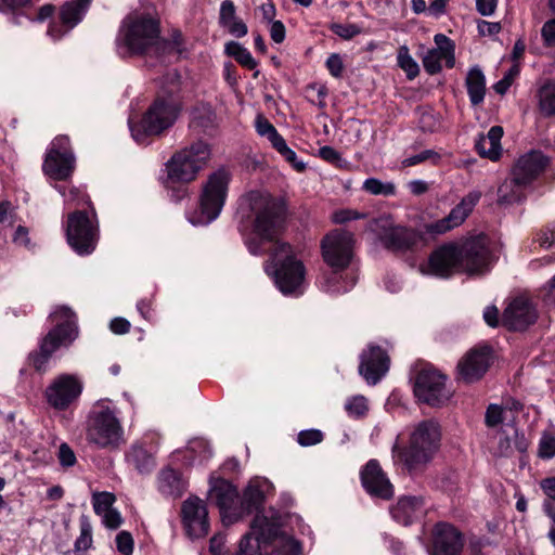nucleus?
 Masks as SVG:
<instances>
[{"label": "nucleus", "instance_id": "f257e3e1", "mask_svg": "<svg viewBox=\"0 0 555 555\" xmlns=\"http://www.w3.org/2000/svg\"><path fill=\"white\" fill-rule=\"evenodd\" d=\"M165 80L169 83L168 90L163 87V93L156 96L138 122L129 121L137 142L142 143L146 137L163 134L178 119L180 102L176 92L179 90L180 76L177 72L168 73Z\"/></svg>", "mask_w": 555, "mask_h": 555}, {"label": "nucleus", "instance_id": "f03ea898", "mask_svg": "<svg viewBox=\"0 0 555 555\" xmlns=\"http://www.w3.org/2000/svg\"><path fill=\"white\" fill-rule=\"evenodd\" d=\"M117 42L130 55L163 57L171 48L168 40L160 36L159 20L144 13L125 18Z\"/></svg>", "mask_w": 555, "mask_h": 555}, {"label": "nucleus", "instance_id": "7ed1b4c3", "mask_svg": "<svg viewBox=\"0 0 555 555\" xmlns=\"http://www.w3.org/2000/svg\"><path fill=\"white\" fill-rule=\"evenodd\" d=\"M440 427L433 420L422 421L413 430L408 448L395 444V463H402L409 472L416 470L429 463L440 446Z\"/></svg>", "mask_w": 555, "mask_h": 555}, {"label": "nucleus", "instance_id": "20e7f679", "mask_svg": "<svg viewBox=\"0 0 555 555\" xmlns=\"http://www.w3.org/2000/svg\"><path fill=\"white\" fill-rule=\"evenodd\" d=\"M99 400L89 412L86 421V440L89 444L103 450H116L124 442V429L117 413Z\"/></svg>", "mask_w": 555, "mask_h": 555}, {"label": "nucleus", "instance_id": "39448f33", "mask_svg": "<svg viewBox=\"0 0 555 555\" xmlns=\"http://www.w3.org/2000/svg\"><path fill=\"white\" fill-rule=\"evenodd\" d=\"M51 317L57 322L41 340L39 351L30 353L29 360L36 371H44L51 356L62 346H69L78 336L75 312L62 306L55 309Z\"/></svg>", "mask_w": 555, "mask_h": 555}, {"label": "nucleus", "instance_id": "423d86ee", "mask_svg": "<svg viewBox=\"0 0 555 555\" xmlns=\"http://www.w3.org/2000/svg\"><path fill=\"white\" fill-rule=\"evenodd\" d=\"M282 516L271 508L255 515L234 555H268V546L283 535Z\"/></svg>", "mask_w": 555, "mask_h": 555}, {"label": "nucleus", "instance_id": "0eeeda50", "mask_svg": "<svg viewBox=\"0 0 555 555\" xmlns=\"http://www.w3.org/2000/svg\"><path fill=\"white\" fill-rule=\"evenodd\" d=\"M231 172L225 167H220L208 175L202 185L199 195V211L190 221L197 224H208L220 215L229 190Z\"/></svg>", "mask_w": 555, "mask_h": 555}, {"label": "nucleus", "instance_id": "6e6552de", "mask_svg": "<svg viewBox=\"0 0 555 555\" xmlns=\"http://www.w3.org/2000/svg\"><path fill=\"white\" fill-rule=\"evenodd\" d=\"M271 262L266 266V271L274 275L279 289L284 294L296 292L304 282V264L291 255V245L276 242L271 250Z\"/></svg>", "mask_w": 555, "mask_h": 555}, {"label": "nucleus", "instance_id": "1a4fd4ad", "mask_svg": "<svg viewBox=\"0 0 555 555\" xmlns=\"http://www.w3.org/2000/svg\"><path fill=\"white\" fill-rule=\"evenodd\" d=\"M251 209L255 212V232L274 245L285 222V205L271 196L256 195L251 199Z\"/></svg>", "mask_w": 555, "mask_h": 555}, {"label": "nucleus", "instance_id": "9d476101", "mask_svg": "<svg viewBox=\"0 0 555 555\" xmlns=\"http://www.w3.org/2000/svg\"><path fill=\"white\" fill-rule=\"evenodd\" d=\"M447 377L434 369L421 370L415 378L414 395L430 406H442L452 393L446 386Z\"/></svg>", "mask_w": 555, "mask_h": 555}, {"label": "nucleus", "instance_id": "9b49d317", "mask_svg": "<svg viewBox=\"0 0 555 555\" xmlns=\"http://www.w3.org/2000/svg\"><path fill=\"white\" fill-rule=\"evenodd\" d=\"M75 169V156L69 149V139L56 137L49 149L43 165V172L56 181L66 180Z\"/></svg>", "mask_w": 555, "mask_h": 555}, {"label": "nucleus", "instance_id": "f8f14e48", "mask_svg": "<svg viewBox=\"0 0 555 555\" xmlns=\"http://www.w3.org/2000/svg\"><path fill=\"white\" fill-rule=\"evenodd\" d=\"M353 234L344 230H333L322 240L324 261L333 269L344 270L352 258Z\"/></svg>", "mask_w": 555, "mask_h": 555}, {"label": "nucleus", "instance_id": "ddd939ff", "mask_svg": "<svg viewBox=\"0 0 555 555\" xmlns=\"http://www.w3.org/2000/svg\"><path fill=\"white\" fill-rule=\"evenodd\" d=\"M66 235L68 244L79 255L91 254L95 248L98 231L85 211L68 216Z\"/></svg>", "mask_w": 555, "mask_h": 555}, {"label": "nucleus", "instance_id": "4468645a", "mask_svg": "<svg viewBox=\"0 0 555 555\" xmlns=\"http://www.w3.org/2000/svg\"><path fill=\"white\" fill-rule=\"evenodd\" d=\"M461 270L467 274L483 273L490 263V250L485 235H478L457 245Z\"/></svg>", "mask_w": 555, "mask_h": 555}, {"label": "nucleus", "instance_id": "2eb2a0df", "mask_svg": "<svg viewBox=\"0 0 555 555\" xmlns=\"http://www.w3.org/2000/svg\"><path fill=\"white\" fill-rule=\"evenodd\" d=\"M480 198V191H470L454 208L451 209L448 216L428 224L426 227L427 232L431 234H443L461 225L474 210Z\"/></svg>", "mask_w": 555, "mask_h": 555}, {"label": "nucleus", "instance_id": "dca6fc26", "mask_svg": "<svg viewBox=\"0 0 555 555\" xmlns=\"http://www.w3.org/2000/svg\"><path fill=\"white\" fill-rule=\"evenodd\" d=\"M490 362V347L470 349L457 363V378L466 384L475 383L486 374Z\"/></svg>", "mask_w": 555, "mask_h": 555}, {"label": "nucleus", "instance_id": "f3484780", "mask_svg": "<svg viewBox=\"0 0 555 555\" xmlns=\"http://www.w3.org/2000/svg\"><path fill=\"white\" fill-rule=\"evenodd\" d=\"M210 499L219 507L224 525L240 520L238 492L232 483L227 480L216 482L210 490Z\"/></svg>", "mask_w": 555, "mask_h": 555}, {"label": "nucleus", "instance_id": "a211bd4d", "mask_svg": "<svg viewBox=\"0 0 555 555\" xmlns=\"http://www.w3.org/2000/svg\"><path fill=\"white\" fill-rule=\"evenodd\" d=\"M538 319L535 307L524 296L514 298L505 308L502 324L512 331H525Z\"/></svg>", "mask_w": 555, "mask_h": 555}, {"label": "nucleus", "instance_id": "6ab92c4d", "mask_svg": "<svg viewBox=\"0 0 555 555\" xmlns=\"http://www.w3.org/2000/svg\"><path fill=\"white\" fill-rule=\"evenodd\" d=\"M390 359L379 346L370 345L360 356L359 373L370 385H376L388 372Z\"/></svg>", "mask_w": 555, "mask_h": 555}, {"label": "nucleus", "instance_id": "aec40b11", "mask_svg": "<svg viewBox=\"0 0 555 555\" xmlns=\"http://www.w3.org/2000/svg\"><path fill=\"white\" fill-rule=\"evenodd\" d=\"M207 508L203 500L189 498L182 504V517L186 533L192 539H199L208 534L209 521Z\"/></svg>", "mask_w": 555, "mask_h": 555}, {"label": "nucleus", "instance_id": "412c9836", "mask_svg": "<svg viewBox=\"0 0 555 555\" xmlns=\"http://www.w3.org/2000/svg\"><path fill=\"white\" fill-rule=\"evenodd\" d=\"M81 384L70 375H61L47 388L46 397L50 405L65 410L81 393Z\"/></svg>", "mask_w": 555, "mask_h": 555}, {"label": "nucleus", "instance_id": "4be33fe9", "mask_svg": "<svg viewBox=\"0 0 555 555\" xmlns=\"http://www.w3.org/2000/svg\"><path fill=\"white\" fill-rule=\"evenodd\" d=\"M361 482L366 492L382 500H389L393 495V486L383 472L376 460H370L362 468Z\"/></svg>", "mask_w": 555, "mask_h": 555}, {"label": "nucleus", "instance_id": "5701e85b", "mask_svg": "<svg viewBox=\"0 0 555 555\" xmlns=\"http://www.w3.org/2000/svg\"><path fill=\"white\" fill-rule=\"evenodd\" d=\"M457 245L444 244L435 249L428 259V272L439 278H449L462 271Z\"/></svg>", "mask_w": 555, "mask_h": 555}, {"label": "nucleus", "instance_id": "b1692460", "mask_svg": "<svg viewBox=\"0 0 555 555\" xmlns=\"http://www.w3.org/2000/svg\"><path fill=\"white\" fill-rule=\"evenodd\" d=\"M547 166V158L539 151H530L515 163L511 176L528 186Z\"/></svg>", "mask_w": 555, "mask_h": 555}, {"label": "nucleus", "instance_id": "393cba45", "mask_svg": "<svg viewBox=\"0 0 555 555\" xmlns=\"http://www.w3.org/2000/svg\"><path fill=\"white\" fill-rule=\"evenodd\" d=\"M461 532L450 524H437L434 530L433 555H461L463 550Z\"/></svg>", "mask_w": 555, "mask_h": 555}, {"label": "nucleus", "instance_id": "a878e982", "mask_svg": "<svg viewBox=\"0 0 555 555\" xmlns=\"http://www.w3.org/2000/svg\"><path fill=\"white\" fill-rule=\"evenodd\" d=\"M268 487L264 480L254 479L249 481L247 487L245 488L242 498L238 501V511H240V519L244 516L249 515L254 511H256V515L258 513H262L268 509L259 508L262 506L264 502V488Z\"/></svg>", "mask_w": 555, "mask_h": 555}, {"label": "nucleus", "instance_id": "bb28decb", "mask_svg": "<svg viewBox=\"0 0 555 555\" xmlns=\"http://www.w3.org/2000/svg\"><path fill=\"white\" fill-rule=\"evenodd\" d=\"M390 513L396 521L408 526L424 514V500L422 496H402Z\"/></svg>", "mask_w": 555, "mask_h": 555}, {"label": "nucleus", "instance_id": "cd10ccee", "mask_svg": "<svg viewBox=\"0 0 555 555\" xmlns=\"http://www.w3.org/2000/svg\"><path fill=\"white\" fill-rule=\"evenodd\" d=\"M184 154L176 152L166 163V185L170 183H190L196 179L197 175L191 165L185 162Z\"/></svg>", "mask_w": 555, "mask_h": 555}, {"label": "nucleus", "instance_id": "c85d7f7f", "mask_svg": "<svg viewBox=\"0 0 555 555\" xmlns=\"http://www.w3.org/2000/svg\"><path fill=\"white\" fill-rule=\"evenodd\" d=\"M421 240L417 232L400 225H395L385 236L384 247L393 251H405L413 248Z\"/></svg>", "mask_w": 555, "mask_h": 555}, {"label": "nucleus", "instance_id": "c756f323", "mask_svg": "<svg viewBox=\"0 0 555 555\" xmlns=\"http://www.w3.org/2000/svg\"><path fill=\"white\" fill-rule=\"evenodd\" d=\"M503 129L500 126L490 128L487 134H479L475 141V149L477 153L490 160H498L501 155V139Z\"/></svg>", "mask_w": 555, "mask_h": 555}, {"label": "nucleus", "instance_id": "7c9ffc66", "mask_svg": "<svg viewBox=\"0 0 555 555\" xmlns=\"http://www.w3.org/2000/svg\"><path fill=\"white\" fill-rule=\"evenodd\" d=\"M526 188L527 186L511 176V178L505 179L499 186L496 204L505 208L521 203L525 199Z\"/></svg>", "mask_w": 555, "mask_h": 555}, {"label": "nucleus", "instance_id": "2f4dec72", "mask_svg": "<svg viewBox=\"0 0 555 555\" xmlns=\"http://www.w3.org/2000/svg\"><path fill=\"white\" fill-rule=\"evenodd\" d=\"M178 152L179 154H184L185 162L193 167L196 175L207 166L211 156L209 144L202 140H198Z\"/></svg>", "mask_w": 555, "mask_h": 555}, {"label": "nucleus", "instance_id": "473e14b6", "mask_svg": "<svg viewBox=\"0 0 555 555\" xmlns=\"http://www.w3.org/2000/svg\"><path fill=\"white\" fill-rule=\"evenodd\" d=\"M92 0H70L60 9V21L67 30L78 25L86 14Z\"/></svg>", "mask_w": 555, "mask_h": 555}, {"label": "nucleus", "instance_id": "72a5a7b5", "mask_svg": "<svg viewBox=\"0 0 555 555\" xmlns=\"http://www.w3.org/2000/svg\"><path fill=\"white\" fill-rule=\"evenodd\" d=\"M158 490L165 496L176 499L182 495L184 482L177 470L168 467L158 474Z\"/></svg>", "mask_w": 555, "mask_h": 555}, {"label": "nucleus", "instance_id": "f704fd0d", "mask_svg": "<svg viewBox=\"0 0 555 555\" xmlns=\"http://www.w3.org/2000/svg\"><path fill=\"white\" fill-rule=\"evenodd\" d=\"M467 93L473 105L483 102L486 94V78L481 69L473 67L466 77Z\"/></svg>", "mask_w": 555, "mask_h": 555}, {"label": "nucleus", "instance_id": "c9c22d12", "mask_svg": "<svg viewBox=\"0 0 555 555\" xmlns=\"http://www.w3.org/2000/svg\"><path fill=\"white\" fill-rule=\"evenodd\" d=\"M537 99L543 116L555 115V79H548L538 89Z\"/></svg>", "mask_w": 555, "mask_h": 555}, {"label": "nucleus", "instance_id": "e433bc0d", "mask_svg": "<svg viewBox=\"0 0 555 555\" xmlns=\"http://www.w3.org/2000/svg\"><path fill=\"white\" fill-rule=\"evenodd\" d=\"M224 52L233 57L238 64L248 68L255 69L257 67V62L250 54V52L243 47L240 42L230 41L225 43Z\"/></svg>", "mask_w": 555, "mask_h": 555}, {"label": "nucleus", "instance_id": "4c0bfd02", "mask_svg": "<svg viewBox=\"0 0 555 555\" xmlns=\"http://www.w3.org/2000/svg\"><path fill=\"white\" fill-rule=\"evenodd\" d=\"M130 461L141 474H149L155 467V460L152 453L141 446H134L130 452Z\"/></svg>", "mask_w": 555, "mask_h": 555}, {"label": "nucleus", "instance_id": "58836bf2", "mask_svg": "<svg viewBox=\"0 0 555 555\" xmlns=\"http://www.w3.org/2000/svg\"><path fill=\"white\" fill-rule=\"evenodd\" d=\"M363 190L373 195L390 196L396 193L392 182H383L376 178H369L363 182Z\"/></svg>", "mask_w": 555, "mask_h": 555}, {"label": "nucleus", "instance_id": "ea45409f", "mask_svg": "<svg viewBox=\"0 0 555 555\" xmlns=\"http://www.w3.org/2000/svg\"><path fill=\"white\" fill-rule=\"evenodd\" d=\"M92 544V527L86 516L80 519V535L75 541V551L78 554L87 551Z\"/></svg>", "mask_w": 555, "mask_h": 555}, {"label": "nucleus", "instance_id": "a19ab883", "mask_svg": "<svg viewBox=\"0 0 555 555\" xmlns=\"http://www.w3.org/2000/svg\"><path fill=\"white\" fill-rule=\"evenodd\" d=\"M256 130L261 137H267L272 146H275L283 139L274 126L263 116L257 117Z\"/></svg>", "mask_w": 555, "mask_h": 555}, {"label": "nucleus", "instance_id": "79ce46f5", "mask_svg": "<svg viewBox=\"0 0 555 555\" xmlns=\"http://www.w3.org/2000/svg\"><path fill=\"white\" fill-rule=\"evenodd\" d=\"M398 63L400 67L405 72L409 79H414L418 75L420 67L410 55L409 49L406 47L400 48L398 54Z\"/></svg>", "mask_w": 555, "mask_h": 555}, {"label": "nucleus", "instance_id": "37998d69", "mask_svg": "<svg viewBox=\"0 0 555 555\" xmlns=\"http://www.w3.org/2000/svg\"><path fill=\"white\" fill-rule=\"evenodd\" d=\"M392 220L389 216H380L369 222V230L375 233L382 244L385 241V236L393 229Z\"/></svg>", "mask_w": 555, "mask_h": 555}, {"label": "nucleus", "instance_id": "c03bdc74", "mask_svg": "<svg viewBox=\"0 0 555 555\" xmlns=\"http://www.w3.org/2000/svg\"><path fill=\"white\" fill-rule=\"evenodd\" d=\"M116 498L111 492H95L92 495V504L96 515H102L105 512L112 509Z\"/></svg>", "mask_w": 555, "mask_h": 555}, {"label": "nucleus", "instance_id": "a18cd8bd", "mask_svg": "<svg viewBox=\"0 0 555 555\" xmlns=\"http://www.w3.org/2000/svg\"><path fill=\"white\" fill-rule=\"evenodd\" d=\"M280 154L288 162L295 170L301 172L306 169V164L297 159L296 153L289 149L286 141L282 139L275 146H273Z\"/></svg>", "mask_w": 555, "mask_h": 555}, {"label": "nucleus", "instance_id": "49530a36", "mask_svg": "<svg viewBox=\"0 0 555 555\" xmlns=\"http://www.w3.org/2000/svg\"><path fill=\"white\" fill-rule=\"evenodd\" d=\"M339 271L340 270L334 269V271L326 278L325 284L323 286V288L326 293H331V294L346 293L354 284V281H352L350 286H343L341 285L343 274H340Z\"/></svg>", "mask_w": 555, "mask_h": 555}, {"label": "nucleus", "instance_id": "de8ad7c7", "mask_svg": "<svg viewBox=\"0 0 555 555\" xmlns=\"http://www.w3.org/2000/svg\"><path fill=\"white\" fill-rule=\"evenodd\" d=\"M440 158H441L440 155L436 151L425 150L416 155H413L411 157L403 159L401 164L403 167L415 166V165H418L424 162H430L433 164H437L440 160Z\"/></svg>", "mask_w": 555, "mask_h": 555}, {"label": "nucleus", "instance_id": "09e8293b", "mask_svg": "<svg viewBox=\"0 0 555 555\" xmlns=\"http://www.w3.org/2000/svg\"><path fill=\"white\" fill-rule=\"evenodd\" d=\"M441 51L440 50H429L423 57V66L425 70L435 75L441 70Z\"/></svg>", "mask_w": 555, "mask_h": 555}, {"label": "nucleus", "instance_id": "8fccbe9b", "mask_svg": "<svg viewBox=\"0 0 555 555\" xmlns=\"http://www.w3.org/2000/svg\"><path fill=\"white\" fill-rule=\"evenodd\" d=\"M350 415L363 416L367 411V401L363 396H354L346 402Z\"/></svg>", "mask_w": 555, "mask_h": 555}, {"label": "nucleus", "instance_id": "3c124183", "mask_svg": "<svg viewBox=\"0 0 555 555\" xmlns=\"http://www.w3.org/2000/svg\"><path fill=\"white\" fill-rule=\"evenodd\" d=\"M323 440V433L319 429L301 430L298 434L297 441L302 447H310L320 443Z\"/></svg>", "mask_w": 555, "mask_h": 555}, {"label": "nucleus", "instance_id": "603ef678", "mask_svg": "<svg viewBox=\"0 0 555 555\" xmlns=\"http://www.w3.org/2000/svg\"><path fill=\"white\" fill-rule=\"evenodd\" d=\"M365 214H361L353 209H339L332 214V221L336 224H343L351 220L365 218Z\"/></svg>", "mask_w": 555, "mask_h": 555}, {"label": "nucleus", "instance_id": "864d4df0", "mask_svg": "<svg viewBox=\"0 0 555 555\" xmlns=\"http://www.w3.org/2000/svg\"><path fill=\"white\" fill-rule=\"evenodd\" d=\"M539 456L542 459H552L555 456V437L543 435L539 444Z\"/></svg>", "mask_w": 555, "mask_h": 555}, {"label": "nucleus", "instance_id": "5fc2aeb1", "mask_svg": "<svg viewBox=\"0 0 555 555\" xmlns=\"http://www.w3.org/2000/svg\"><path fill=\"white\" fill-rule=\"evenodd\" d=\"M117 550L124 555H131L133 553V538L128 531H120L116 537Z\"/></svg>", "mask_w": 555, "mask_h": 555}, {"label": "nucleus", "instance_id": "6e6d98bb", "mask_svg": "<svg viewBox=\"0 0 555 555\" xmlns=\"http://www.w3.org/2000/svg\"><path fill=\"white\" fill-rule=\"evenodd\" d=\"M504 409L498 404H490L487 409L485 421L488 427H495L503 422Z\"/></svg>", "mask_w": 555, "mask_h": 555}, {"label": "nucleus", "instance_id": "4d7b16f0", "mask_svg": "<svg viewBox=\"0 0 555 555\" xmlns=\"http://www.w3.org/2000/svg\"><path fill=\"white\" fill-rule=\"evenodd\" d=\"M237 16L235 15V5L231 0H224L220 7L219 23L222 27L230 24Z\"/></svg>", "mask_w": 555, "mask_h": 555}, {"label": "nucleus", "instance_id": "13d9d810", "mask_svg": "<svg viewBox=\"0 0 555 555\" xmlns=\"http://www.w3.org/2000/svg\"><path fill=\"white\" fill-rule=\"evenodd\" d=\"M57 459L63 467H72L76 464L75 452L65 442L59 447Z\"/></svg>", "mask_w": 555, "mask_h": 555}, {"label": "nucleus", "instance_id": "bf43d9fd", "mask_svg": "<svg viewBox=\"0 0 555 555\" xmlns=\"http://www.w3.org/2000/svg\"><path fill=\"white\" fill-rule=\"evenodd\" d=\"M331 30L344 38V39H351L352 37H354L356 35H358L360 33V29L358 28V26L353 25V24H338V23H334L331 25Z\"/></svg>", "mask_w": 555, "mask_h": 555}, {"label": "nucleus", "instance_id": "052dcab7", "mask_svg": "<svg viewBox=\"0 0 555 555\" xmlns=\"http://www.w3.org/2000/svg\"><path fill=\"white\" fill-rule=\"evenodd\" d=\"M326 68L335 78H339L343 74L344 64L341 57L337 53L331 54L326 60Z\"/></svg>", "mask_w": 555, "mask_h": 555}, {"label": "nucleus", "instance_id": "680f3d73", "mask_svg": "<svg viewBox=\"0 0 555 555\" xmlns=\"http://www.w3.org/2000/svg\"><path fill=\"white\" fill-rule=\"evenodd\" d=\"M537 241L542 247L555 245V227L547 225L537 234Z\"/></svg>", "mask_w": 555, "mask_h": 555}, {"label": "nucleus", "instance_id": "e2e57ef3", "mask_svg": "<svg viewBox=\"0 0 555 555\" xmlns=\"http://www.w3.org/2000/svg\"><path fill=\"white\" fill-rule=\"evenodd\" d=\"M101 516L103 518V524L109 529H117L122 522L119 512L115 508L105 512Z\"/></svg>", "mask_w": 555, "mask_h": 555}, {"label": "nucleus", "instance_id": "0e129e2a", "mask_svg": "<svg viewBox=\"0 0 555 555\" xmlns=\"http://www.w3.org/2000/svg\"><path fill=\"white\" fill-rule=\"evenodd\" d=\"M224 28L236 38L246 36L248 31L247 25L238 17L225 25Z\"/></svg>", "mask_w": 555, "mask_h": 555}, {"label": "nucleus", "instance_id": "69168bd1", "mask_svg": "<svg viewBox=\"0 0 555 555\" xmlns=\"http://www.w3.org/2000/svg\"><path fill=\"white\" fill-rule=\"evenodd\" d=\"M270 37L276 43H281L284 41L285 26L281 21L272 22L271 28H270Z\"/></svg>", "mask_w": 555, "mask_h": 555}, {"label": "nucleus", "instance_id": "338daca9", "mask_svg": "<svg viewBox=\"0 0 555 555\" xmlns=\"http://www.w3.org/2000/svg\"><path fill=\"white\" fill-rule=\"evenodd\" d=\"M130 322L124 318H115L111 321L109 328L113 333L121 335L130 331Z\"/></svg>", "mask_w": 555, "mask_h": 555}, {"label": "nucleus", "instance_id": "774afa93", "mask_svg": "<svg viewBox=\"0 0 555 555\" xmlns=\"http://www.w3.org/2000/svg\"><path fill=\"white\" fill-rule=\"evenodd\" d=\"M541 33L546 46H553L555 43V20L547 21Z\"/></svg>", "mask_w": 555, "mask_h": 555}]
</instances>
